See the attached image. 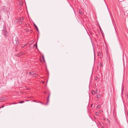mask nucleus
Instances as JSON below:
<instances>
[{"label": "nucleus", "mask_w": 128, "mask_h": 128, "mask_svg": "<svg viewBox=\"0 0 128 128\" xmlns=\"http://www.w3.org/2000/svg\"><path fill=\"white\" fill-rule=\"evenodd\" d=\"M8 8L5 6H3L2 8V10L4 13H6L8 12Z\"/></svg>", "instance_id": "obj_1"}, {"label": "nucleus", "mask_w": 128, "mask_h": 128, "mask_svg": "<svg viewBox=\"0 0 128 128\" xmlns=\"http://www.w3.org/2000/svg\"><path fill=\"white\" fill-rule=\"evenodd\" d=\"M2 32L4 35V36L5 37H7L8 36V34L6 31Z\"/></svg>", "instance_id": "obj_2"}, {"label": "nucleus", "mask_w": 128, "mask_h": 128, "mask_svg": "<svg viewBox=\"0 0 128 128\" xmlns=\"http://www.w3.org/2000/svg\"><path fill=\"white\" fill-rule=\"evenodd\" d=\"M6 98L5 97H0V102H3V100H6Z\"/></svg>", "instance_id": "obj_3"}, {"label": "nucleus", "mask_w": 128, "mask_h": 128, "mask_svg": "<svg viewBox=\"0 0 128 128\" xmlns=\"http://www.w3.org/2000/svg\"><path fill=\"white\" fill-rule=\"evenodd\" d=\"M50 97H48V96L47 98V102L45 104H44L46 105H47L49 102V98H50Z\"/></svg>", "instance_id": "obj_4"}, {"label": "nucleus", "mask_w": 128, "mask_h": 128, "mask_svg": "<svg viewBox=\"0 0 128 128\" xmlns=\"http://www.w3.org/2000/svg\"><path fill=\"white\" fill-rule=\"evenodd\" d=\"M6 31V26L5 25H4L3 26V29L2 30V32L5 31Z\"/></svg>", "instance_id": "obj_5"}, {"label": "nucleus", "mask_w": 128, "mask_h": 128, "mask_svg": "<svg viewBox=\"0 0 128 128\" xmlns=\"http://www.w3.org/2000/svg\"><path fill=\"white\" fill-rule=\"evenodd\" d=\"M34 25L35 27V28H36V30L38 32H39V30H38V27H37V26L36 25L34 24H33Z\"/></svg>", "instance_id": "obj_6"}, {"label": "nucleus", "mask_w": 128, "mask_h": 128, "mask_svg": "<svg viewBox=\"0 0 128 128\" xmlns=\"http://www.w3.org/2000/svg\"><path fill=\"white\" fill-rule=\"evenodd\" d=\"M19 21L20 19H17L14 20V22L16 23L17 22H18Z\"/></svg>", "instance_id": "obj_7"}, {"label": "nucleus", "mask_w": 128, "mask_h": 128, "mask_svg": "<svg viewBox=\"0 0 128 128\" xmlns=\"http://www.w3.org/2000/svg\"><path fill=\"white\" fill-rule=\"evenodd\" d=\"M79 14H80L81 15H82L83 14V12H82V11L80 9L79 10Z\"/></svg>", "instance_id": "obj_8"}, {"label": "nucleus", "mask_w": 128, "mask_h": 128, "mask_svg": "<svg viewBox=\"0 0 128 128\" xmlns=\"http://www.w3.org/2000/svg\"><path fill=\"white\" fill-rule=\"evenodd\" d=\"M34 47H36V48H37V42L34 45Z\"/></svg>", "instance_id": "obj_9"}, {"label": "nucleus", "mask_w": 128, "mask_h": 128, "mask_svg": "<svg viewBox=\"0 0 128 128\" xmlns=\"http://www.w3.org/2000/svg\"><path fill=\"white\" fill-rule=\"evenodd\" d=\"M19 19H20V20L21 21H22L24 20V19L22 17H20V18Z\"/></svg>", "instance_id": "obj_10"}, {"label": "nucleus", "mask_w": 128, "mask_h": 128, "mask_svg": "<svg viewBox=\"0 0 128 128\" xmlns=\"http://www.w3.org/2000/svg\"><path fill=\"white\" fill-rule=\"evenodd\" d=\"M91 93H92V94L94 95L95 94V93H94V91L93 90H92Z\"/></svg>", "instance_id": "obj_11"}, {"label": "nucleus", "mask_w": 128, "mask_h": 128, "mask_svg": "<svg viewBox=\"0 0 128 128\" xmlns=\"http://www.w3.org/2000/svg\"><path fill=\"white\" fill-rule=\"evenodd\" d=\"M24 102L23 101H20V102L18 103H23Z\"/></svg>", "instance_id": "obj_12"}, {"label": "nucleus", "mask_w": 128, "mask_h": 128, "mask_svg": "<svg viewBox=\"0 0 128 128\" xmlns=\"http://www.w3.org/2000/svg\"><path fill=\"white\" fill-rule=\"evenodd\" d=\"M100 68L102 67V63L100 62Z\"/></svg>", "instance_id": "obj_13"}, {"label": "nucleus", "mask_w": 128, "mask_h": 128, "mask_svg": "<svg viewBox=\"0 0 128 128\" xmlns=\"http://www.w3.org/2000/svg\"><path fill=\"white\" fill-rule=\"evenodd\" d=\"M100 94H98V95H97V98H100Z\"/></svg>", "instance_id": "obj_14"}, {"label": "nucleus", "mask_w": 128, "mask_h": 128, "mask_svg": "<svg viewBox=\"0 0 128 128\" xmlns=\"http://www.w3.org/2000/svg\"><path fill=\"white\" fill-rule=\"evenodd\" d=\"M42 58H43V60L44 61V62H45V60H44V56L43 55H42Z\"/></svg>", "instance_id": "obj_15"}, {"label": "nucleus", "mask_w": 128, "mask_h": 128, "mask_svg": "<svg viewBox=\"0 0 128 128\" xmlns=\"http://www.w3.org/2000/svg\"><path fill=\"white\" fill-rule=\"evenodd\" d=\"M27 45V44H25L24 46H22V48H24L25 46H26Z\"/></svg>", "instance_id": "obj_16"}, {"label": "nucleus", "mask_w": 128, "mask_h": 128, "mask_svg": "<svg viewBox=\"0 0 128 128\" xmlns=\"http://www.w3.org/2000/svg\"><path fill=\"white\" fill-rule=\"evenodd\" d=\"M18 22V24H19V25H20L22 24V22L21 21H19V22Z\"/></svg>", "instance_id": "obj_17"}, {"label": "nucleus", "mask_w": 128, "mask_h": 128, "mask_svg": "<svg viewBox=\"0 0 128 128\" xmlns=\"http://www.w3.org/2000/svg\"><path fill=\"white\" fill-rule=\"evenodd\" d=\"M39 102L40 103L42 104H44V103L42 102Z\"/></svg>", "instance_id": "obj_18"}, {"label": "nucleus", "mask_w": 128, "mask_h": 128, "mask_svg": "<svg viewBox=\"0 0 128 128\" xmlns=\"http://www.w3.org/2000/svg\"><path fill=\"white\" fill-rule=\"evenodd\" d=\"M98 112H96V116H98Z\"/></svg>", "instance_id": "obj_19"}, {"label": "nucleus", "mask_w": 128, "mask_h": 128, "mask_svg": "<svg viewBox=\"0 0 128 128\" xmlns=\"http://www.w3.org/2000/svg\"><path fill=\"white\" fill-rule=\"evenodd\" d=\"M94 58H95V51L94 50Z\"/></svg>", "instance_id": "obj_20"}, {"label": "nucleus", "mask_w": 128, "mask_h": 128, "mask_svg": "<svg viewBox=\"0 0 128 128\" xmlns=\"http://www.w3.org/2000/svg\"><path fill=\"white\" fill-rule=\"evenodd\" d=\"M97 107L98 108H100V106H99V105H98L97 106Z\"/></svg>", "instance_id": "obj_21"}, {"label": "nucleus", "mask_w": 128, "mask_h": 128, "mask_svg": "<svg viewBox=\"0 0 128 128\" xmlns=\"http://www.w3.org/2000/svg\"><path fill=\"white\" fill-rule=\"evenodd\" d=\"M50 92L49 94V95H48V96L50 97Z\"/></svg>", "instance_id": "obj_22"}, {"label": "nucleus", "mask_w": 128, "mask_h": 128, "mask_svg": "<svg viewBox=\"0 0 128 128\" xmlns=\"http://www.w3.org/2000/svg\"><path fill=\"white\" fill-rule=\"evenodd\" d=\"M26 31H27V32H28V29H27L26 30Z\"/></svg>", "instance_id": "obj_23"}, {"label": "nucleus", "mask_w": 128, "mask_h": 128, "mask_svg": "<svg viewBox=\"0 0 128 128\" xmlns=\"http://www.w3.org/2000/svg\"><path fill=\"white\" fill-rule=\"evenodd\" d=\"M30 74H32V72H30Z\"/></svg>", "instance_id": "obj_24"}, {"label": "nucleus", "mask_w": 128, "mask_h": 128, "mask_svg": "<svg viewBox=\"0 0 128 128\" xmlns=\"http://www.w3.org/2000/svg\"><path fill=\"white\" fill-rule=\"evenodd\" d=\"M33 101L34 102H37L36 101H35L34 100H33Z\"/></svg>", "instance_id": "obj_25"}, {"label": "nucleus", "mask_w": 128, "mask_h": 128, "mask_svg": "<svg viewBox=\"0 0 128 128\" xmlns=\"http://www.w3.org/2000/svg\"><path fill=\"white\" fill-rule=\"evenodd\" d=\"M4 106H1V107H0V108H3V107H4Z\"/></svg>", "instance_id": "obj_26"}, {"label": "nucleus", "mask_w": 128, "mask_h": 128, "mask_svg": "<svg viewBox=\"0 0 128 128\" xmlns=\"http://www.w3.org/2000/svg\"><path fill=\"white\" fill-rule=\"evenodd\" d=\"M17 104V103H13V104Z\"/></svg>", "instance_id": "obj_27"}, {"label": "nucleus", "mask_w": 128, "mask_h": 128, "mask_svg": "<svg viewBox=\"0 0 128 128\" xmlns=\"http://www.w3.org/2000/svg\"><path fill=\"white\" fill-rule=\"evenodd\" d=\"M16 43L17 44V41L16 40Z\"/></svg>", "instance_id": "obj_28"}, {"label": "nucleus", "mask_w": 128, "mask_h": 128, "mask_svg": "<svg viewBox=\"0 0 128 128\" xmlns=\"http://www.w3.org/2000/svg\"><path fill=\"white\" fill-rule=\"evenodd\" d=\"M44 94H46V92H44Z\"/></svg>", "instance_id": "obj_29"}, {"label": "nucleus", "mask_w": 128, "mask_h": 128, "mask_svg": "<svg viewBox=\"0 0 128 128\" xmlns=\"http://www.w3.org/2000/svg\"><path fill=\"white\" fill-rule=\"evenodd\" d=\"M99 52H98V55H99Z\"/></svg>", "instance_id": "obj_30"}, {"label": "nucleus", "mask_w": 128, "mask_h": 128, "mask_svg": "<svg viewBox=\"0 0 128 128\" xmlns=\"http://www.w3.org/2000/svg\"><path fill=\"white\" fill-rule=\"evenodd\" d=\"M100 30H101V28H100Z\"/></svg>", "instance_id": "obj_31"}, {"label": "nucleus", "mask_w": 128, "mask_h": 128, "mask_svg": "<svg viewBox=\"0 0 128 128\" xmlns=\"http://www.w3.org/2000/svg\"><path fill=\"white\" fill-rule=\"evenodd\" d=\"M95 80H97V78H95Z\"/></svg>", "instance_id": "obj_32"}]
</instances>
